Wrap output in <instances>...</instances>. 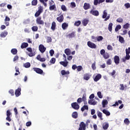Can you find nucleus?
<instances>
[{"mask_svg": "<svg viewBox=\"0 0 130 130\" xmlns=\"http://www.w3.org/2000/svg\"><path fill=\"white\" fill-rule=\"evenodd\" d=\"M98 96L99 98H100V99H102L103 98L102 93H101V91L98 92Z\"/></svg>", "mask_w": 130, "mask_h": 130, "instance_id": "nucleus-56", "label": "nucleus"}, {"mask_svg": "<svg viewBox=\"0 0 130 130\" xmlns=\"http://www.w3.org/2000/svg\"><path fill=\"white\" fill-rule=\"evenodd\" d=\"M124 6L125 7L126 9H128L130 8L129 3H126L124 4Z\"/></svg>", "mask_w": 130, "mask_h": 130, "instance_id": "nucleus-64", "label": "nucleus"}, {"mask_svg": "<svg viewBox=\"0 0 130 130\" xmlns=\"http://www.w3.org/2000/svg\"><path fill=\"white\" fill-rule=\"evenodd\" d=\"M107 49L108 50H113V48L111 45H108L107 46Z\"/></svg>", "mask_w": 130, "mask_h": 130, "instance_id": "nucleus-59", "label": "nucleus"}, {"mask_svg": "<svg viewBox=\"0 0 130 130\" xmlns=\"http://www.w3.org/2000/svg\"><path fill=\"white\" fill-rule=\"evenodd\" d=\"M26 50H27L28 52H30L28 54V56H30V57H32V56H35V52H33V51L32 50V48L31 47L26 48Z\"/></svg>", "mask_w": 130, "mask_h": 130, "instance_id": "nucleus-7", "label": "nucleus"}, {"mask_svg": "<svg viewBox=\"0 0 130 130\" xmlns=\"http://www.w3.org/2000/svg\"><path fill=\"white\" fill-rule=\"evenodd\" d=\"M87 46L88 47L92 49H95L96 47V45L91 41L87 42Z\"/></svg>", "mask_w": 130, "mask_h": 130, "instance_id": "nucleus-8", "label": "nucleus"}, {"mask_svg": "<svg viewBox=\"0 0 130 130\" xmlns=\"http://www.w3.org/2000/svg\"><path fill=\"white\" fill-rule=\"evenodd\" d=\"M61 27L63 30H66V29L68 28V27H69V24L67 23L66 22H64L62 24Z\"/></svg>", "mask_w": 130, "mask_h": 130, "instance_id": "nucleus-24", "label": "nucleus"}, {"mask_svg": "<svg viewBox=\"0 0 130 130\" xmlns=\"http://www.w3.org/2000/svg\"><path fill=\"white\" fill-rule=\"evenodd\" d=\"M112 26H113V24L112 23H110L108 25V30L110 31V32L112 31Z\"/></svg>", "mask_w": 130, "mask_h": 130, "instance_id": "nucleus-40", "label": "nucleus"}, {"mask_svg": "<svg viewBox=\"0 0 130 130\" xmlns=\"http://www.w3.org/2000/svg\"><path fill=\"white\" fill-rule=\"evenodd\" d=\"M103 40V37L100 36L97 38V41H102Z\"/></svg>", "mask_w": 130, "mask_h": 130, "instance_id": "nucleus-55", "label": "nucleus"}, {"mask_svg": "<svg viewBox=\"0 0 130 130\" xmlns=\"http://www.w3.org/2000/svg\"><path fill=\"white\" fill-rule=\"evenodd\" d=\"M63 15L61 14L60 16L57 17L56 20L59 22V23H61L62 22H63Z\"/></svg>", "mask_w": 130, "mask_h": 130, "instance_id": "nucleus-16", "label": "nucleus"}, {"mask_svg": "<svg viewBox=\"0 0 130 130\" xmlns=\"http://www.w3.org/2000/svg\"><path fill=\"white\" fill-rule=\"evenodd\" d=\"M91 68L93 71H95L96 70V62H94L91 65Z\"/></svg>", "mask_w": 130, "mask_h": 130, "instance_id": "nucleus-49", "label": "nucleus"}, {"mask_svg": "<svg viewBox=\"0 0 130 130\" xmlns=\"http://www.w3.org/2000/svg\"><path fill=\"white\" fill-rule=\"evenodd\" d=\"M37 4H38V0H32L31 2V5L32 6H37Z\"/></svg>", "mask_w": 130, "mask_h": 130, "instance_id": "nucleus-43", "label": "nucleus"}, {"mask_svg": "<svg viewBox=\"0 0 130 130\" xmlns=\"http://www.w3.org/2000/svg\"><path fill=\"white\" fill-rule=\"evenodd\" d=\"M8 35V32L5 31L4 32H2L0 35V36L2 38H5L6 36Z\"/></svg>", "mask_w": 130, "mask_h": 130, "instance_id": "nucleus-37", "label": "nucleus"}, {"mask_svg": "<svg viewBox=\"0 0 130 130\" xmlns=\"http://www.w3.org/2000/svg\"><path fill=\"white\" fill-rule=\"evenodd\" d=\"M108 127H109V124H108V123H105L103 124V129L106 130Z\"/></svg>", "mask_w": 130, "mask_h": 130, "instance_id": "nucleus-30", "label": "nucleus"}, {"mask_svg": "<svg viewBox=\"0 0 130 130\" xmlns=\"http://www.w3.org/2000/svg\"><path fill=\"white\" fill-rule=\"evenodd\" d=\"M101 78H102V75H101V74H98L94 78V82H98V81H99V80H100V79H101Z\"/></svg>", "mask_w": 130, "mask_h": 130, "instance_id": "nucleus-18", "label": "nucleus"}, {"mask_svg": "<svg viewBox=\"0 0 130 130\" xmlns=\"http://www.w3.org/2000/svg\"><path fill=\"white\" fill-rule=\"evenodd\" d=\"M77 71L78 72H81V71H82V70H83V67L81 66H79L78 67H77Z\"/></svg>", "mask_w": 130, "mask_h": 130, "instance_id": "nucleus-60", "label": "nucleus"}, {"mask_svg": "<svg viewBox=\"0 0 130 130\" xmlns=\"http://www.w3.org/2000/svg\"><path fill=\"white\" fill-rule=\"evenodd\" d=\"M60 64H61V66H63V67H64V68H66V67H68V61H67V59H66V61H60L59 62Z\"/></svg>", "mask_w": 130, "mask_h": 130, "instance_id": "nucleus-28", "label": "nucleus"}, {"mask_svg": "<svg viewBox=\"0 0 130 130\" xmlns=\"http://www.w3.org/2000/svg\"><path fill=\"white\" fill-rule=\"evenodd\" d=\"M72 116L73 118H78V112H74L72 113Z\"/></svg>", "mask_w": 130, "mask_h": 130, "instance_id": "nucleus-39", "label": "nucleus"}, {"mask_svg": "<svg viewBox=\"0 0 130 130\" xmlns=\"http://www.w3.org/2000/svg\"><path fill=\"white\" fill-rule=\"evenodd\" d=\"M102 18H103V19H104V21H107L108 20H109V19H110V15L109 14V15L107 16V10H105L103 11V16H102Z\"/></svg>", "mask_w": 130, "mask_h": 130, "instance_id": "nucleus-2", "label": "nucleus"}, {"mask_svg": "<svg viewBox=\"0 0 130 130\" xmlns=\"http://www.w3.org/2000/svg\"><path fill=\"white\" fill-rule=\"evenodd\" d=\"M67 37L71 39V38H75L76 37V31H73L72 32L68 34Z\"/></svg>", "mask_w": 130, "mask_h": 130, "instance_id": "nucleus-14", "label": "nucleus"}, {"mask_svg": "<svg viewBox=\"0 0 130 130\" xmlns=\"http://www.w3.org/2000/svg\"><path fill=\"white\" fill-rule=\"evenodd\" d=\"M31 30H32L34 32H36L38 31V27H37V26H34L31 27Z\"/></svg>", "mask_w": 130, "mask_h": 130, "instance_id": "nucleus-44", "label": "nucleus"}, {"mask_svg": "<svg viewBox=\"0 0 130 130\" xmlns=\"http://www.w3.org/2000/svg\"><path fill=\"white\" fill-rule=\"evenodd\" d=\"M103 112L107 116H109L110 115V112L108 111L106 109L103 110Z\"/></svg>", "mask_w": 130, "mask_h": 130, "instance_id": "nucleus-32", "label": "nucleus"}, {"mask_svg": "<svg viewBox=\"0 0 130 130\" xmlns=\"http://www.w3.org/2000/svg\"><path fill=\"white\" fill-rule=\"evenodd\" d=\"M90 78H91V75L89 73H86L83 76V79L85 81H88V80H90Z\"/></svg>", "mask_w": 130, "mask_h": 130, "instance_id": "nucleus-15", "label": "nucleus"}, {"mask_svg": "<svg viewBox=\"0 0 130 130\" xmlns=\"http://www.w3.org/2000/svg\"><path fill=\"white\" fill-rule=\"evenodd\" d=\"M88 104L89 105H96L97 104V102L95 100H89L88 101Z\"/></svg>", "mask_w": 130, "mask_h": 130, "instance_id": "nucleus-19", "label": "nucleus"}, {"mask_svg": "<svg viewBox=\"0 0 130 130\" xmlns=\"http://www.w3.org/2000/svg\"><path fill=\"white\" fill-rule=\"evenodd\" d=\"M96 114L98 117L100 118L101 120H103V118L102 117V113H101V112H100V111H97Z\"/></svg>", "mask_w": 130, "mask_h": 130, "instance_id": "nucleus-25", "label": "nucleus"}, {"mask_svg": "<svg viewBox=\"0 0 130 130\" xmlns=\"http://www.w3.org/2000/svg\"><path fill=\"white\" fill-rule=\"evenodd\" d=\"M86 129V124L84 122H81L79 125V128L78 130H85Z\"/></svg>", "mask_w": 130, "mask_h": 130, "instance_id": "nucleus-12", "label": "nucleus"}, {"mask_svg": "<svg viewBox=\"0 0 130 130\" xmlns=\"http://www.w3.org/2000/svg\"><path fill=\"white\" fill-rule=\"evenodd\" d=\"M88 23H89V20H88V19L87 18H85L82 21V24L83 26H87V24H88Z\"/></svg>", "mask_w": 130, "mask_h": 130, "instance_id": "nucleus-29", "label": "nucleus"}, {"mask_svg": "<svg viewBox=\"0 0 130 130\" xmlns=\"http://www.w3.org/2000/svg\"><path fill=\"white\" fill-rule=\"evenodd\" d=\"M56 59H55V58L54 57H53L51 59V60H50V62L51 63H52V64H54L55 63V61H56Z\"/></svg>", "mask_w": 130, "mask_h": 130, "instance_id": "nucleus-50", "label": "nucleus"}, {"mask_svg": "<svg viewBox=\"0 0 130 130\" xmlns=\"http://www.w3.org/2000/svg\"><path fill=\"white\" fill-rule=\"evenodd\" d=\"M29 44H28V43L24 42L22 43L21 45V48H22V49H24V48H26V47H28Z\"/></svg>", "mask_w": 130, "mask_h": 130, "instance_id": "nucleus-26", "label": "nucleus"}, {"mask_svg": "<svg viewBox=\"0 0 130 130\" xmlns=\"http://www.w3.org/2000/svg\"><path fill=\"white\" fill-rule=\"evenodd\" d=\"M50 11H56V6L55 4H54L53 5H50L49 7Z\"/></svg>", "mask_w": 130, "mask_h": 130, "instance_id": "nucleus-23", "label": "nucleus"}, {"mask_svg": "<svg viewBox=\"0 0 130 130\" xmlns=\"http://www.w3.org/2000/svg\"><path fill=\"white\" fill-rule=\"evenodd\" d=\"M33 70L34 72H36L37 74H39V75H42L43 74V70H41L40 68H34Z\"/></svg>", "mask_w": 130, "mask_h": 130, "instance_id": "nucleus-9", "label": "nucleus"}, {"mask_svg": "<svg viewBox=\"0 0 130 130\" xmlns=\"http://www.w3.org/2000/svg\"><path fill=\"white\" fill-rule=\"evenodd\" d=\"M36 21L38 25H44V21L42 20V18L41 17H37Z\"/></svg>", "mask_w": 130, "mask_h": 130, "instance_id": "nucleus-4", "label": "nucleus"}, {"mask_svg": "<svg viewBox=\"0 0 130 130\" xmlns=\"http://www.w3.org/2000/svg\"><path fill=\"white\" fill-rule=\"evenodd\" d=\"M39 50L41 52V53H44L46 51V47H44V45L40 44L39 46Z\"/></svg>", "mask_w": 130, "mask_h": 130, "instance_id": "nucleus-6", "label": "nucleus"}, {"mask_svg": "<svg viewBox=\"0 0 130 130\" xmlns=\"http://www.w3.org/2000/svg\"><path fill=\"white\" fill-rule=\"evenodd\" d=\"M106 63L108 66H110V64H111V63H112V62H111V59H108V60L106 62Z\"/></svg>", "mask_w": 130, "mask_h": 130, "instance_id": "nucleus-61", "label": "nucleus"}, {"mask_svg": "<svg viewBox=\"0 0 130 130\" xmlns=\"http://www.w3.org/2000/svg\"><path fill=\"white\" fill-rule=\"evenodd\" d=\"M11 53H12V54H13V55H15V54H17V53H18V50H17V49L16 48L12 49L11 50Z\"/></svg>", "mask_w": 130, "mask_h": 130, "instance_id": "nucleus-31", "label": "nucleus"}, {"mask_svg": "<svg viewBox=\"0 0 130 130\" xmlns=\"http://www.w3.org/2000/svg\"><path fill=\"white\" fill-rule=\"evenodd\" d=\"M116 73V72L115 71V70H113V72L110 73V75L112 76V77H113L114 79H115V76H114V75H115Z\"/></svg>", "mask_w": 130, "mask_h": 130, "instance_id": "nucleus-54", "label": "nucleus"}, {"mask_svg": "<svg viewBox=\"0 0 130 130\" xmlns=\"http://www.w3.org/2000/svg\"><path fill=\"white\" fill-rule=\"evenodd\" d=\"M102 104L103 108L106 107V105L108 104V101L107 100H104L102 102Z\"/></svg>", "mask_w": 130, "mask_h": 130, "instance_id": "nucleus-22", "label": "nucleus"}, {"mask_svg": "<svg viewBox=\"0 0 130 130\" xmlns=\"http://www.w3.org/2000/svg\"><path fill=\"white\" fill-rule=\"evenodd\" d=\"M56 27V23H55V22L53 21L52 23V25L51 27V30H52L53 31H54V30H55Z\"/></svg>", "mask_w": 130, "mask_h": 130, "instance_id": "nucleus-27", "label": "nucleus"}, {"mask_svg": "<svg viewBox=\"0 0 130 130\" xmlns=\"http://www.w3.org/2000/svg\"><path fill=\"white\" fill-rule=\"evenodd\" d=\"M114 62L116 64H118L119 63V57L117 55H115L114 57Z\"/></svg>", "mask_w": 130, "mask_h": 130, "instance_id": "nucleus-20", "label": "nucleus"}, {"mask_svg": "<svg viewBox=\"0 0 130 130\" xmlns=\"http://www.w3.org/2000/svg\"><path fill=\"white\" fill-rule=\"evenodd\" d=\"M103 56L105 59H107L110 57V55H109V53L106 52L105 54L103 55Z\"/></svg>", "mask_w": 130, "mask_h": 130, "instance_id": "nucleus-33", "label": "nucleus"}, {"mask_svg": "<svg viewBox=\"0 0 130 130\" xmlns=\"http://www.w3.org/2000/svg\"><path fill=\"white\" fill-rule=\"evenodd\" d=\"M10 94H11V96H14V90L11 89L9 91Z\"/></svg>", "mask_w": 130, "mask_h": 130, "instance_id": "nucleus-63", "label": "nucleus"}, {"mask_svg": "<svg viewBox=\"0 0 130 130\" xmlns=\"http://www.w3.org/2000/svg\"><path fill=\"white\" fill-rule=\"evenodd\" d=\"M121 29V25H118L116 26L115 30L116 32H117L118 30H120Z\"/></svg>", "mask_w": 130, "mask_h": 130, "instance_id": "nucleus-45", "label": "nucleus"}, {"mask_svg": "<svg viewBox=\"0 0 130 130\" xmlns=\"http://www.w3.org/2000/svg\"><path fill=\"white\" fill-rule=\"evenodd\" d=\"M49 53L51 56H53V55L54 54V50H50L49 51Z\"/></svg>", "mask_w": 130, "mask_h": 130, "instance_id": "nucleus-57", "label": "nucleus"}, {"mask_svg": "<svg viewBox=\"0 0 130 130\" xmlns=\"http://www.w3.org/2000/svg\"><path fill=\"white\" fill-rule=\"evenodd\" d=\"M75 26H77V27H79L81 25V21L78 20L76 21L74 23Z\"/></svg>", "mask_w": 130, "mask_h": 130, "instance_id": "nucleus-46", "label": "nucleus"}, {"mask_svg": "<svg viewBox=\"0 0 130 130\" xmlns=\"http://www.w3.org/2000/svg\"><path fill=\"white\" fill-rule=\"evenodd\" d=\"M123 28L124 29H128L129 28V24L128 23H126L123 25Z\"/></svg>", "mask_w": 130, "mask_h": 130, "instance_id": "nucleus-47", "label": "nucleus"}, {"mask_svg": "<svg viewBox=\"0 0 130 130\" xmlns=\"http://www.w3.org/2000/svg\"><path fill=\"white\" fill-rule=\"evenodd\" d=\"M6 115V120H7V121H9V122L12 121V118H11L12 117V113H11V111H10V110H8L7 111Z\"/></svg>", "mask_w": 130, "mask_h": 130, "instance_id": "nucleus-3", "label": "nucleus"}, {"mask_svg": "<svg viewBox=\"0 0 130 130\" xmlns=\"http://www.w3.org/2000/svg\"><path fill=\"white\" fill-rule=\"evenodd\" d=\"M64 53H66L67 55H71V50L69 48L66 49L64 50Z\"/></svg>", "mask_w": 130, "mask_h": 130, "instance_id": "nucleus-36", "label": "nucleus"}, {"mask_svg": "<svg viewBox=\"0 0 130 130\" xmlns=\"http://www.w3.org/2000/svg\"><path fill=\"white\" fill-rule=\"evenodd\" d=\"M52 39L50 37H47V43H50V42H52Z\"/></svg>", "mask_w": 130, "mask_h": 130, "instance_id": "nucleus-48", "label": "nucleus"}, {"mask_svg": "<svg viewBox=\"0 0 130 130\" xmlns=\"http://www.w3.org/2000/svg\"><path fill=\"white\" fill-rule=\"evenodd\" d=\"M41 13H43V7L42 6H40L38 7V10L37 11L35 14V17L36 18H38L39 16L41 14Z\"/></svg>", "mask_w": 130, "mask_h": 130, "instance_id": "nucleus-1", "label": "nucleus"}, {"mask_svg": "<svg viewBox=\"0 0 130 130\" xmlns=\"http://www.w3.org/2000/svg\"><path fill=\"white\" fill-rule=\"evenodd\" d=\"M82 100V101H84V102H86V101L87 100V98H86V93H84L83 95Z\"/></svg>", "mask_w": 130, "mask_h": 130, "instance_id": "nucleus-53", "label": "nucleus"}, {"mask_svg": "<svg viewBox=\"0 0 130 130\" xmlns=\"http://www.w3.org/2000/svg\"><path fill=\"white\" fill-rule=\"evenodd\" d=\"M61 74L62 76H64L66 75H70V71H65L64 70L61 71Z\"/></svg>", "mask_w": 130, "mask_h": 130, "instance_id": "nucleus-34", "label": "nucleus"}, {"mask_svg": "<svg viewBox=\"0 0 130 130\" xmlns=\"http://www.w3.org/2000/svg\"><path fill=\"white\" fill-rule=\"evenodd\" d=\"M116 22H118V23H122L123 22V19L122 18H118L117 19Z\"/></svg>", "mask_w": 130, "mask_h": 130, "instance_id": "nucleus-51", "label": "nucleus"}, {"mask_svg": "<svg viewBox=\"0 0 130 130\" xmlns=\"http://www.w3.org/2000/svg\"><path fill=\"white\" fill-rule=\"evenodd\" d=\"M91 8V5H90V4L85 3L83 6V9L85 10H89Z\"/></svg>", "mask_w": 130, "mask_h": 130, "instance_id": "nucleus-17", "label": "nucleus"}, {"mask_svg": "<svg viewBox=\"0 0 130 130\" xmlns=\"http://www.w3.org/2000/svg\"><path fill=\"white\" fill-rule=\"evenodd\" d=\"M71 106L72 108H73V109H75V110H79L80 108V106L79 105V104H78V103L77 102L72 103L71 104Z\"/></svg>", "mask_w": 130, "mask_h": 130, "instance_id": "nucleus-5", "label": "nucleus"}, {"mask_svg": "<svg viewBox=\"0 0 130 130\" xmlns=\"http://www.w3.org/2000/svg\"><path fill=\"white\" fill-rule=\"evenodd\" d=\"M124 122L125 124L128 125L129 124V120L128 118H126L124 120Z\"/></svg>", "mask_w": 130, "mask_h": 130, "instance_id": "nucleus-52", "label": "nucleus"}, {"mask_svg": "<svg viewBox=\"0 0 130 130\" xmlns=\"http://www.w3.org/2000/svg\"><path fill=\"white\" fill-rule=\"evenodd\" d=\"M15 95L16 97H19L21 95V88L19 87L17 89L15 90Z\"/></svg>", "mask_w": 130, "mask_h": 130, "instance_id": "nucleus-21", "label": "nucleus"}, {"mask_svg": "<svg viewBox=\"0 0 130 130\" xmlns=\"http://www.w3.org/2000/svg\"><path fill=\"white\" fill-rule=\"evenodd\" d=\"M90 14H91V15H93V16H95V17H97L99 16V11L91 9L90 11Z\"/></svg>", "mask_w": 130, "mask_h": 130, "instance_id": "nucleus-11", "label": "nucleus"}, {"mask_svg": "<svg viewBox=\"0 0 130 130\" xmlns=\"http://www.w3.org/2000/svg\"><path fill=\"white\" fill-rule=\"evenodd\" d=\"M100 53L101 55H104L105 54V50L102 49L100 51Z\"/></svg>", "mask_w": 130, "mask_h": 130, "instance_id": "nucleus-62", "label": "nucleus"}, {"mask_svg": "<svg viewBox=\"0 0 130 130\" xmlns=\"http://www.w3.org/2000/svg\"><path fill=\"white\" fill-rule=\"evenodd\" d=\"M89 108L88 105H84L81 108V111H85V110H88Z\"/></svg>", "mask_w": 130, "mask_h": 130, "instance_id": "nucleus-38", "label": "nucleus"}, {"mask_svg": "<svg viewBox=\"0 0 130 130\" xmlns=\"http://www.w3.org/2000/svg\"><path fill=\"white\" fill-rule=\"evenodd\" d=\"M122 104V101L119 100L118 102H116L115 104L113 105L112 106H114V107L118 106L119 104Z\"/></svg>", "mask_w": 130, "mask_h": 130, "instance_id": "nucleus-35", "label": "nucleus"}, {"mask_svg": "<svg viewBox=\"0 0 130 130\" xmlns=\"http://www.w3.org/2000/svg\"><path fill=\"white\" fill-rule=\"evenodd\" d=\"M105 0H94L93 5L94 6H98V5H100V4H102V3H104Z\"/></svg>", "mask_w": 130, "mask_h": 130, "instance_id": "nucleus-13", "label": "nucleus"}, {"mask_svg": "<svg viewBox=\"0 0 130 130\" xmlns=\"http://www.w3.org/2000/svg\"><path fill=\"white\" fill-rule=\"evenodd\" d=\"M24 68H26V69H28V68H30L31 67V64H30V62H26L23 64Z\"/></svg>", "mask_w": 130, "mask_h": 130, "instance_id": "nucleus-42", "label": "nucleus"}, {"mask_svg": "<svg viewBox=\"0 0 130 130\" xmlns=\"http://www.w3.org/2000/svg\"><path fill=\"white\" fill-rule=\"evenodd\" d=\"M61 9L63 11V12H66V11H67V7H66V6L64 5H62L61 6Z\"/></svg>", "mask_w": 130, "mask_h": 130, "instance_id": "nucleus-58", "label": "nucleus"}, {"mask_svg": "<svg viewBox=\"0 0 130 130\" xmlns=\"http://www.w3.org/2000/svg\"><path fill=\"white\" fill-rule=\"evenodd\" d=\"M119 41L120 43H124V39L121 36L119 37Z\"/></svg>", "mask_w": 130, "mask_h": 130, "instance_id": "nucleus-41", "label": "nucleus"}, {"mask_svg": "<svg viewBox=\"0 0 130 130\" xmlns=\"http://www.w3.org/2000/svg\"><path fill=\"white\" fill-rule=\"evenodd\" d=\"M125 52H126V56H125V59L127 60H128L130 58V47L128 48V49H125Z\"/></svg>", "mask_w": 130, "mask_h": 130, "instance_id": "nucleus-10", "label": "nucleus"}]
</instances>
